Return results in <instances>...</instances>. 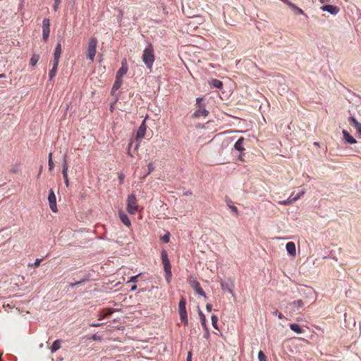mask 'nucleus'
<instances>
[{
    "instance_id": "1",
    "label": "nucleus",
    "mask_w": 361,
    "mask_h": 361,
    "mask_svg": "<svg viewBox=\"0 0 361 361\" xmlns=\"http://www.w3.org/2000/svg\"><path fill=\"white\" fill-rule=\"evenodd\" d=\"M142 61L148 68H152L154 61V49L152 44H148L142 54Z\"/></svg>"
},
{
    "instance_id": "2",
    "label": "nucleus",
    "mask_w": 361,
    "mask_h": 361,
    "mask_svg": "<svg viewBox=\"0 0 361 361\" xmlns=\"http://www.w3.org/2000/svg\"><path fill=\"white\" fill-rule=\"evenodd\" d=\"M97 40L94 37H91L87 42L86 48V56L92 62L94 59L97 52Z\"/></svg>"
},
{
    "instance_id": "3",
    "label": "nucleus",
    "mask_w": 361,
    "mask_h": 361,
    "mask_svg": "<svg viewBox=\"0 0 361 361\" xmlns=\"http://www.w3.org/2000/svg\"><path fill=\"white\" fill-rule=\"evenodd\" d=\"M127 211L130 214H135L137 211V204L135 195H129L127 198Z\"/></svg>"
},
{
    "instance_id": "4",
    "label": "nucleus",
    "mask_w": 361,
    "mask_h": 361,
    "mask_svg": "<svg viewBox=\"0 0 361 361\" xmlns=\"http://www.w3.org/2000/svg\"><path fill=\"white\" fill-rule=\"evenodd\" d=\"M178 310L180 319L186 325L188 323L187 311H186V302L185 299H181L178 304Z\"/></svg>"
},
{
    "instance_id": "5",
    "label": "nucleus",
    "mask_w": 361,
    "mask_h": 361,
    "mask_svg": "<svg viewBox=\"0 0 361 361\" xmlns=\"http://www.w3.org/2000/svg\"><path fill=\"white\" fill-rule=\"evenodd\" d=\"M189 283L191 286V288L200 295L203 296L206 298V295L204 291L202 290V288L200 286V283L196 281L195 279H191L189 281Z\"/></svg>"
},
{
    "instance_id": "6",
    "label": "nucleus",
    "mask_w": 361,
    "mask_h": 361,
    "mask_svg": "<svg viewBox=\"0 0 361 361\" xmlns=\"http://www.w3.org/2000/svg\"><path fill=\"white\" fill-rule=\"evenodd\" d=\"M48 201H49V204L51 210L53 212H56L58 211L57 205H56V195H55L53 190H50V191H49Z\"/></svg>"
},
{
    "instance_id": "7",
    "label": "nucleus",
    "mask_w": 361,
    "mask_h": 361,
    "mask_svg": "<svg viewBox=\"0 0 361 361\" xmlns=\"http://www.w3.org/2000/svg\"><path fill=\"white\" fill-rule=\"evenodd\" d=\"M147 126L145 124V119L142 122L141 125L140 126L138 130L136 133V141L140 142V140L145 137L146 133Z\"/></svg>"
},
{
    "instance_id": "8",
    "label": "nucleus",
    "mask_w": 361,
    "mask_h": 361,
    "mask_svg": "<svg viewBox=\"0 0 361 361\" xmlns=\"http://www.w3.org/2000/svg\"><path fill=\"white\" fill-rule=\"evenodd\" d=\"M321 10L324 12L329 13L334 16L337 15L340 11V8L338 7L329 4L322 6L321 7Z\"/></svg>"
},
{
    "instance_id": "9",
    "label": "nucleus",
    "mask_w": 361,
    "mask_h": 361,
    "mask_svg": "<svg viewBox=\"0 0 361 361\" xmlns=\"http://www.w3.org/2000/svg\"><path fill=\"white\" fill-rule=\"evenodd\" d=\"M50 23L48 18H44L42 22V37L44 40H47L49 35Z\"/></svg>"
},
{
    "instance_id": "10",
    "label": "nucleus",
    "mask_w": 361,
    "mask_h": 361,
    "mask_svg": "<svg viewBox=\"0 0 361 361\" xmlns=\"http://www.w3.org/2000/svg\"><path fill=\"white\" fill-rule=\"evenodd\" d=\"M293 312L299 313L303 309L305 303L302 300L293 301L289 304Z\"/></svg>"
},
{
    "instance_id": "11",
    "label": "nucleus",
    "mask_w": 361,
    "mask_h": 361,
    "mask_svg": "<svg viewBox=\"0 0 361 361\" xmlns=\"http://www.w3.org/2000/svg\"><path fill=\"white\" fill-rule=\"evenodd\" d=\"M164 271L166 274V280L169 283L171 278V264L169 258L162 260Z\"/></svg>"
},
{
    "instance_id": "12",
    "label": "nucleus",
    "mask_w": 361,
    "mask_h": 361,
    "mask_svg": "<svg viewBox=\"0 0 361 361\" xmlns=\"http://www.w3.org/2000/svg\"><path fill=\"white\" fill-rule=\"evenodd\" d=\"M164 271L166 274V280L169 283L171 278V264L169 258L162 260Z\"/></svg>"
},
{
    "instance_id": "13",
    "label": "nucleus",
    "mask_w": 361,
    "mask_h": 361,
    "mask_svg": "<svg viewBox=\"0 0 361 361\" xmlns=\"http://www.w3.org/2000/svg\"><path fill=\"white\" fill-rule=\"evenodd\" d=\"M221 286L224 291H228L229 293L232 295L233 297H235V294L233 292V282H226V281H221Z\"/></svg>"
},
{
    "instance_id": "14",
    "label": "nucleus",
    "mask_w": 361,
    "mask_h": 361,
    "mask_svg": "<svg viewBox=\"0 0 361 361\" xmlns=\"http://www.w3.org/2000/svg\"><path fill=\"white\" fill-rule=\"evenodd\" d=\"M349 123L356 129L358 133L361 134V123L353 116L349 118Z\"/></svg>"
},
{
    "instance_id": "15",
    "label": "nucleus",
    "mask_w": 361,
    "mask_h": 361,
    "mask_svg": "<svg viewBox=\"0 0 361 361\" xmlns=\"http://www.w3.org/2000/svg\"><path fill=\"white\" fill-rule=\"evenodd\" d=\"M287 252L292 257L296 255L295 245L293 242H288L286 245Z\"/></svg>"
},
{
    "instance_id": "16",
    "label": "nucleus",
    "mask_w": 361,
    "mask_h": 361,
    "mask_svg": "<svg viewBox=\"0 0 361 361\" xmlns=\"http://www.w3.org/2000/svg\"><path fill=\"white\" fill-rule=\"evenodd\" d=\"M342 133L343 139L347 143L355 144L357 142V140L346 130H343Z\"/></svg>"
},
{
    "instance_id": "17",
    "label": "nucleus",
    "mask_w": 361,
    "mask_h": 361,
    "mask_svg": "<svg viewBox=\"0 0 361 361\" xmlns=\"http://www.w3.org/2000/svg\"><path fill=\"white\" fill-rule=\"evenodd\" d=\"M300 293L302 294L305 295V296L307 298L314 299V291L312 288H302L300 290Z\"/></svg>"
},
{
    "instance_id": "18",
    "label": "nucleus",
    "mask_w": 361,
    "mask_h": 361,
    "mask_svg": "<svg viewBox=\"0 0 361 361\" xmlns=\"http://www.w3.org/2000/svg\"><path fill=\"white\" fill-rule=\"evenodd\" d=\"M118 216L121 219V221L123 224H125L126 226L130 227L131 226V221L129 219L128 216L123 212L120 211L118 212Z\"/></svg>"
},
{
    "instance_id": "19",
    "label": "nucleus",
    "mask_w": 361,
    "mask_h": 361,
    "mask_svg": "<svg viewBox=\"0 0 361 361\" xmlns=\"http://www.w3.org/2000/svg\"><path fill=\"white\" fill-rule=\"evenodd\" d=\"M286 4L290 8V9L295 13H297V14H299V15H302V16H305V13L303 11V10L301 9L300 8L298 7L295 4H293L290 1H288Z\"/></svg>"
},
{
    "instance_id": "20",
    "label": "nucleus",
    "mask_w": 361,
    "mask_h": 361,
    "mask_svg": "<svg viewBox=\"0 0 361 361\" xmlns=\"http://www.w3.org/2000/svg\"><path fill=\"white\" fill-rule=\"evenodd\" d=\"M61 56V43H58L56 44V49H55L53 62L59 63V59H60Z\"/></svg>"
},
{
    "instance_id": "21",
    "label": "nucleus",
    "mask_w": 361,
    "mask_h": 361,
    "mask_svg": "<svg viewBox=\"0 0 361 361\" xmlns=\"http://www.w3.org/2000/svg\"><path fill=\"white\" fill-rule=\"evenodd\" d=\"M127 71H128V68L126 66V61H123L122 62L121 67L119 68V70L116 73V78L121 79V78L127 73Z\"/></svg>"
},
{
    "instance_id": "22",
    "label": "nucleus",
    "mask_w": 361,
    "mask_h": 361,
    "mask_svg": "<svg viewBox=\"0 0 361 361\" xmlns=\"http://www.w3.org/2000/svg\"><path fill=\"white\" fill-rule=\"evenodd\" d=\"M243 142H244L243 137L239 138L237 140V142L235 143L234 148L239 152L243 151L244 150V147H243Z\"/></svg>"
},
{
    "instance_id": "23",
    "label": "nucleus",
    "mask_w": 361,
    "mask_h": 361,
    "mask_svg": "<svg viewBox=\"0 0 361 361\" xmlns=\"http://www.w3.org/2000/svg\"><path fill=\"white\" fill-rule=\"evenodd\" d=\"M208 114V111L204 109V106H202L200 105V109L195 111V116L199 117V116H206Z\"/></svg>"
},
{
    "instance_id": "24",
    "label": "nucleus",
    "mask_w": 361,
    "mask_h": 361,
    "mask_svg": "<svg viewBox=\"0 0 361 361\" xmlns=\"http://www.w3.org/2000/svg\"><path fill=\"white\" fill-rule=\"evenodd\" d=\"M198 314L201 321L202 326H203L205 331H207V326L206 324V318L202 312L200 310H198Z\"/></svg>"
},
{
    "instance_id": "25",
    "label": "nucleus",
    "mask_w": 361,
    "mask_h": 361,
    "mask_svg": "<svg viewBox=\"0 0 361 361\" xmlns=\"http://www.w3.org/2000/svg\"><path fill=\"white\" fill-rule=\"evenodd\" d=\"M58 66H59V63L58 62H53V66H52V68H51V70L50 71V73H49V78H50V80H52L53 78L56 75V72H57Z\"/></svg>"
},
{
    "instance_id": "26",
    "label": "nucleus",
    "mask_w": 361,
    "mask_h": 361,
    "mask_svg": "<svg viewBox=\"0 0 361 361\" xmlns=\"http://www.w3.org/2000/svg\"><path fill=\"white\" fill-rule=\"evenodd\" d=\"M122 84V80L121 78H116V81L112 87L111 92L114 93L117 90L119 89V87L121 86Z\"/></svg>"
},
{
    "instance_id": "27",
    "label": "nucleus",
    "mask_w": 361,
    "mask_h": 361,
    "mask_svg": "<svg viewBox=\"0 0 361 361\" xmlns=\"http://www.w3.org/2000/svg\"><path fill=\"white\" fill-rule=\"evenodd\" d=\"M290 328L292 331L297 333L298 334H301L303 331L301 327L297 324H291L290 325Z\"/></svg>"
},
{
    "instance_id": "28",
    "label": "nucleus",
    "mask_w": 361,
    "mask_h": 361,
    "mask_svg": "<svg viewBox=\"0 0 361 361\" xmlns=\"http://www.w3.org/2000/svg\"><path fill=\"white\" fill-rule=\"evenodd\" d=\"M61 348V341L60 340H56L51 347V353H54L56 350H58Z\"/></svg>"
},
{
    "instance_id": "29",
    "label": "nucleus",
    "mask_w": 361,
    "mask_h": 361,
    "mask_svg": "<svg viewBox=\"0 0 361 361\" xmlns=\"http://www.w3.org/2000/svg\"><path fill=\"white\" fill-rule=\"evenodd\" d=\"M211 84L216 87V88H221L222 86H223V84L221 82V81L219 80H216V79H214L211 81Z\"/></svg>"
},
{
    "instance_id": "30",
    "label": "nucleus",
    "mask_w": 361,
    "mask_h": 361,
    "mask_svg": "<svg viewBox=\"0 0 361 361\" xmlns=\"http://www.w3.org/2000/svg\"><path fill=\"white\" fill-rule=\"evenodd\" d=\"M39 59V55L37 54H33L31 59H30V64L34 66L37 64Z\"/></svg>"
},
{
    "instance_id": "31",
    "label": "nucleus",
    "mask_w": 361,
    "mask_h": 361,
    "mask_svg": "<svg viewBox=\"0 0 361 361\" xmlns=\"http://www.w3.org/2000/svg\"><path fill=\"white\" fill-rule=\"evenodd\" d=\"M212 326H214V328L215 329H218V326H217V322H218V317L213 314L212 316Z\"/></svg>"
},
{
    "instance_id": "32",
    "label": "nucleus",
    "mask_w": 361,
    "mask_h": 361,
    "mask_svg": "<svg viewBox=\"0 0 361 361\" xmlns=\"http://www.w3.org/2000/svg\"><path fill=\"white\" fill-rule=\"evenodd\" d=\"M169 238H170V233H166L164 236H162L161 238V241L164 243H169Z\"/></svg>"
},
{
    "instance_id": "33",
    "label": "nucleus",
    "mask_w": 361,
    "mask_h": 361,
    "mask_svg": "<svg viewBox=\"0 0 361 361\" xmlns=\"http://www.w3.org/2000/svg\"><path fill=\"white\" fill-rule=\"evenodd\" d=\"M258 359L259 361H267V357L262 351L258 353Z\"/></svg>"
},
{
    "instance_id": "34",
    "label": "nucleus",
    "mask_w": 361,
    "mask_h": 361,
    "mask_svg": "<svg viewBox=\"0 0 361 361\" xmlns=\"http://www.w3.org/2000/svg\"><path fill=\"white\" fill-rule=\"evenodd\" d=\"M293 200L290 197L288 198L287 200H281V201H279V204H283V205H286V204H290L291 203H293Z\"/></svg>"
},
{
    "instance_id": "35",
    "label": "nucleus",
    "mask_w": 361,
    "mask_h": 361,
    "mask_svg": "<svg viewBox=\"0 0 361 361\" xmlns=\"http://www.w3.org/2000/svg\"><path fill=\"white\" fill-rule=\"evenodd\" d=\"M305 194V191H302L298 193L294 197L291 198L293 202H296L298 199H300Z\"/></svg>"
},
{
    "instance_id": "36",
    "label": "nucleus",
    "mask_w": 361,
    "mask_h": 361,
    "mask_svg": "<svg viewBox=\"0 0 361 361\" xmlns=\"http://www.w3.org/2000/svg\"><path fill=\"white\" fill-rule=\"evenodd\" d=\"M49 170H52L54 166V163L51 159V153H49Z\"/></svg>"
},
{
    "instance_id": "37",
    "label": "nucleus",
    "mask_w": 361,
    "mask_h": 361,
    "mask_svg": "<svg viewBox=\"0 0 361 361\" xmlns=\"http://www.w3.org/2000/svg\"><path fill=\"white\" fill-rule=\"evenodd\" d=\"M147 167H148V172L144 176V177H146L147 175H149L151 172H152L154 169V166H153V164L152 163H149L148 165H147Z\"/></svg>"
},
{
    "instance_id": "38",
    "label": "nucleus",
    "mask_w": 361,
    "mask_h": 361,
    "mask_svg": "<svg viewBox=\"0 0 361 361\" xmlns=\"http://www.w3.org/2000/svg\"><path fill=\"white\" fill-rule=\"evenodd\" d=\"M61 0H54V9L55 11H57L59 4H61Z\"/></svg>"
},
{
    "instance_id": "39",
    "label": "nucleus",
    "mask_w": 361,
    "mask_h": 361,
    "mask_svg": "<svg viewBox=\"0 0 361 361\" xmlns=\"http://www.w3.org/2000/svg\"><path fill=\"white\" fill-rule=\"evenodd\" d=\"M272 314H273V315H274V316H277V317H279V319H283V314H281V313H279V312H278L276 310H274V311H273V312H272Z\"/></svg>"
},
{
    "instance_id": "40",
    "label": "nucleus",
    "mask_w": 361,
    "mask_h": 361,
    "mask_svg": "<svg viewBox=\"0 0 361 361\" xmlns=\"http://www.w3.org/2000/svg\"><path fill=\"white\" fill-rule=\"evenodd\" d=\"M125 175L123 173H118V178L120 180V183H123L124 180Z\"/></svg>"
},
{
    "instance_id": "41",
    "label": "nucleus",
    "mask_w": 361,
    "mask_h": 361,
    "mask_svg": "<svg viewBox=\"0 0 361 361\" xmlns=\"http://www.w3.org/2000/svg\"><path fill=\"white\" fill-rule=\"evenodd\" d=\"M41 261H42L41 259H36L35 262L33 263L32 266H34L35 267H39L41 263Z\"/></svg>"
},
{
    "instance_id": "42",
    "label": "nucleus",
    "mask_w": 361,
    "mask_h": 361,
    "mask_svg": "<svg viewBox=\"0 0 361 361\" xmlns=\"http://www.w3.org/2000/svg\"><path fill=\"white\" fill-rule=\"evenodd\" d=\"M168 255L167 252L165 250L161 251V259H167Z\"/></svg>"
},
{
    "instance_id": "43",
    "label": "nucleus",
    "mask_w": 361,
    "mask_h": 361,
    "mask_svg": "<svg viewBox=\"0 0 361 361\" xmlns=\"http://www.w3.org/2000/svg\"><path fill=\"white\" fill-rule=\"evenodd\" d=\"M68 165L66 160L65 159L63 161V169L62 170H64V171L68 170Z\"/></svg>"
},
{
    "instance_id": "44",
    "label": "nucleus",
    "mask_w": 361,
    "mask_h": 361,
    "mask_svg": "<svg viewBox=\"0 0 361 361\" xmlns=\"http://www.w3.org/2000/svg\"><path fill=\"white\" fill-rule=\"evenodd\" d=\"M137 276L138 275L132 276L130 279L128 281V283L135 282Z\"/></svg>"
},
{
    "instance_id": "45",
    "label": "nucleus",
    "mask_w": 361,
    "mask_h": 361,
    "mask_svg": "<svg viewBox=\"0 0 361 361\" xmlns=\"http://www.w3.org/2000/svg\"><path fill=\"white\" fill-rule=\"evenodd\" d=\"M230 208H231V211H232L233 213H235V214H238V209H237V207H235V206H231V207H230Z\"/></svg>"
},
{
    "instance_id": "46",
    "label": "nucleus",
    "mask_w": 361,
    "mask_h": 361,
    "mask_svg": "<svg viewBox=\"0 0 361 361\" xmlns=\"http://www.w3.org/2000/svg\"><path fill=\"white\" fill-rule=\"evenodd\" d=\"M206 309L208 312L212 311V305L211 304H207Z\"/></svg>"
},
{
    "instance_id": "47",
    "label": "nucleus",
    "mask_w": 361,
    "mask_h": 361,
    "mask_svg": "<svg viewBox=\"0 0 361 361\" xmlns=\"http://www.w3.org/2000/svg\"><path fill=\"white\" fill-rule=\"evenodd\" d=\"M62 173L64 178H66V177H68V170H62Z\"/></svg>"
},
{
    "instance_id": "48",
    "label": "nucleus",
    "mask_w": 361,
    "mask_h": 361,
    "mask_svg": "<svg viewBox=\"0 0 361 361\" xmlns=\"http://www.w3.org/2000/svg\"><path fill=\"white\" fill-rule=\"evenodd\" d=\"M187 361H192V353L190 352L188 353Z\"/></svg>"
},
{
    "instance_id": "49",
    "label": "nucleus",
    "mask_w": 361,
    "mask_h": 361,
    "mask_svg": "<svg viewBox=\"0 0 361 361\" xmlns=\"http://www.w3.org/2000/svg\"><path fill=\"white\" fill-rule=\"evenodd\" d=\"M92 339L94 340V341H96L97 339H99V337L97 334H94L92 336Z\"/></svg>"
},
{
    "instance_id": "50",
    "label": "nucleus",
    "mask_w": 361,
    "mask_h": 361,
    "mask_svg": "<svg viewBox=\"0 0 361 361\" xmlns=\"http://www.w3.org/2000/svg\"><path fill=\"white\" fill-rule=\"evenodd\" d=\"M131 145H132V141H130V142L129 143V147H131ZM128 154L130 156H133L132 154L130 152V148H128Z\"/></svg>"
},
{
    "instance_id": "51",
    "label": "nucleus",
    "mask_w": 361,
    "mask_h": 361,
    "mask_svg": "<svg viewBox=\"0 0 361 361\" xmlns=\"http://www.w3.org/2000/svg\"><path fill=\"white\" fill-rule=\"evenodd\" d=\"M64 180H65L66 185L68 187L69 185V180H68V177H66V178H64Z\"/></svg>"
},
{
    "instance_id": "52",
    "label": "nucleus",
    "mask_w": 361,
    "mask_h": 361,
    "mask_svg": "<svg viewBox=\"0 0 361 361\" xmlns=\"http://www.w3.org/2000/svg\"><path fill=\"white\" fill-rule=\"evenodd\" d=\"M139 146H140V142H137V145L135 147V150H137Z\"/></svg>"
},
{
    "instance_id": "53",
    "label": "nucleus",
    "mask_w": 361,
    "mask_h": 361,
    "mask_svg": "<svg viewBox=\"0 0 361 361\" xmlns=\"http://www.w3.org/2000/svg\"><path fill=\"white\" fill-rule=\"evenodd\" d=\"M202 98H201V97H198V98L196 99V101H197V104H199L200 102L202 101Z\"/></svg>"
},
{
    "instance_id": "54",
    "label": "nucleus",
    "mask_w": 361,
    "mask_h": 361,
    "mask_svg": "<svg viewBox=\"0 0 361 361\" xmlns=\"http://www.w3.org/2000/svg\"><path fill=\"white\" fill-rule=\"evenodd\" d=\"M137 289V286L134 285L131 287V290H135Z\"/></svg>"
},
{
    "instance_id": "55",
    "label": "nucleus",
    "mask_w": 361,
    "mask_h": 361,
    "mask_svg": "<svg viewBox=\"0 0 361 361\" xmlns=\"http://www.w3.org/2000/svg\"><path fill=\"white\" fill-rule=\"evenodd\" d=\"M206 331V332H205V334H204V337H205V338H208L209 334V331L207 330V331Z\"/></svg>"
},
{
    "instance_id": "56",
    "label": "nucleus",
    "mask_w": 361,
    "mask_h": 361,
    "mask_svg": "<svg viewBox=\"0 0 361 361\" xmlns=\"http://www.w3.org/2000/svg\"><path fill=\"white\" fill-rule=\"evenodd\" d=\"M92 326H99V324L94 323V324H92Z\"/></svg>"
},
{
    "instance_id": "57",
    "label": "nucleus",
    "mask_w": 361,
    "mask_h": 361,
    "mask_svg": "<svg viewBox=\"0 0 361 361\" xmlns=\"http://www.w3.org/2000/svg\"><path fill=\"white\" fill-rule=\"evenodd\" d=\"M4 77H5L4 74H0V78H4Z\"/></svg>"
},
{
    "instance_id": "58",
    "label": "nucleus",
    "mask_w": 361,
    "mask_h": 361,
    "mask_svg": "<svg viewBox=\"0 0 361 361\" xmlns=\"http://www.w3.org/2000/svg\"><path fill=\"white\" fill-rule=\"evenodd\" d=\"M319 1H320L321 3H324V0H319Z\"/></svg>"
}]
</instances>
